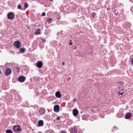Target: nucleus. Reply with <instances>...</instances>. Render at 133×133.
I'll list each match as a JSON object with an SVG mask.
<instances>
[{
  "label": "nucleus",
  "instance_id": "f257e3e1",
  "mask_svg": "<svg viewBox=\"0 0 133 133\" xmlns=\"http://www.w3.org/2000/svg\"><path fill=\"white\" fill-rule=\"evenodd\" d=\"M7 16L8 19L12 20L14 19L15 15L14 13L10 12L8 14Z\"/></svg>",
  "mask_w": 133,
  "mask_h": 133
},
{
  "label": "nucleus",
  "instance_id": "f03ea898",
  "mask_svg": "<svg viewBox=\"0 0 133 133\" xmlns=\"http://www.w3.org/2000/svg\"><path fill=\"white\" fill-rule=\"evenodd\" d=\"M13 130L14 131L17 132H20L21 130V129L20 128V126L18 125L14 126Z\"/></svg>",
  "mask_w": 133,
  "mask_h": 133
},
{
  "label": "nucleus",
  "instance_id": "7ed1b4c3",
  "mask_svg": "<svg viewBox=\"0 0 133 133\" xmlns=\"http://www.w3.org/2000/svg\"><path fill=\"white\" fill-rule=\"evenodd\" d=\"M14 45L17 48H19L21 47V43L19 41H17L15 42Z\"/></svg>",
  "mask_w": 133,
  "mask_h": 133
},
{
  "label": "nucleus",
  "instance_id": "20e7f679",
  "mask_svg": "<svg viewBox=\"0 0 133 133\" xmlns=\"http://www.w3.org/2000/svg\"><path fill=\"white\" fill-rule=\"evenodd\" d=\"M25 77L23 76H21L19 77L18 81L21 82H22L24 81L25 80Z\"/></svg>",
  "mask_w": 133,
  "mask_h": 133
},
{
  "label": "nucleus",
  "instance_id": "39448f33",
  "mask_svg": "<svg viewBox=\"0 0 133 133\" xmlns=\"http://www.w3.org/2000/svg\"><path fill=\"white\" fill-rule=\"evenodd\" d=\"M77 131V129L75 127H73L70 130V132L71 133H76Z\"/></svg>",
  "mask_w": 133,
  "mask_h": 133
},
{
  "label": "nucleus",
  "instance_id": "423d86ee",
  "mask_svg": "<svg viewBox=\"0 0 133 133\" xmlns=\"http://www.w3.org/2000/svg\"><path fill=\"white\" fill-rule=\"evenodd\" d=\"M59 107L58 105H55L54 107V110L55 112H58L59 111Z\"/></svg>",
  "mask_w": 133,
  "mask_h": 133
},
{
  "label": "nucleus",
  "instance_id": "0eeeda50",
  "mask_svg": "<svg viewBox=\"0 0 133 133\" xmlns=\"http://www.w3.org/2000/svg\"><path fill=\"white\" fill-rule=\"evenodd\" d=\"M45 112V110L44 108H41L39 111V113L41 115H42L44 114Z\"/></svg>",
  "mask_w": 133,
  "mask_h": 133
},
{
  "label": "nucleus",
  "instance_id": "6e6552de",
  "mask_svg": "<svg viewBox=\"0 0 133 133\" xmlns=\"http://www.w3.org/2000/svg\"><path fill=\"white\" fill-rule=\"evenodd\" d=\"M36 66L39 68H41L42 66V63L41 61H38L36 63Z\"/></svg>",
  "mask_w": 133,
  "mask_h": 133
},
{
  "label": "nucleus",
  "instance_id": "1a4fd4ad",
  "mask_svg": "<svg viewBox=\"0 0 133 133\" xmlns=\"http://www.w3.org/2000/svg\"><path fill=\"white\" fill-rule=\"evenodd\" d=\"M131 114L130 112L127 113L125 116V118L127 119H129L131 117Z\"/></svg>",
  "mask_w": 133,
  "mask_h": 133
},
{
  "label": "nucleus",
  "instance_id": "9d476101",
  "mask_svg": "<svg viewBox=\"0 0 133 133\" xmlns=\"http://www.w3.org/2000/svg\"><path fill=\"white\" fill-rule=\"evenodd\" d=\"M11 70L10 69L8 68L6 69L5 72V74L6 75H10L11 72Z\"/></svg>",
  "mask_w": 133,
  "mask_h": 133
},
{
  "label": "nucleus",
  "instance_id": "9b49d317",
  "mask_svg": "<svg viewBox=\"0 0 133 133\" xmlns=\"http://www.w3.org/2000/svg\"><path fill=\"white\" fill-rule=\"evenodd\" d=\"M78 111L77 109H74L72 110V113L75 116H77L78 114Z\"/></svg>",
  "mask_w": 133,
  "mask_h": 133
},
{
  "label": "nucleus",
  "instance_id": "f8f14e48",
  "mask_svg": "<svg viewBox=\"0 0 133 133\" xmlns=\"http://www.w3.org/2000/svg\"><path fill=\"white\" fill-rule=\"evenodd\" d=\"M55 96L57 97L60 98L61 97V95L60 93V92L59 91H58L56 92Z\"/></svg>",
  "mask_w": 133,
  "mask_h": 133
},
{
  "label": "nucleus",
  "instance_id": "ddd939ff",
  "mask_svg": "<svg viewBox=\"0 0 133 133\" xmlns=\"http://www.w3.org/2000/svg\"><path fill=\"white\" fill-rule=\"evenodd\" d=\"M38 123L39 126H41L43 125L44 124L43 121L42 120H40L38 121Z\"/></svg>",
  "mask_w": 133,
  "mask_h": 133
},
{
  "label": "nucleus",
  "instance_id": "4468645a",
  "mask_svg": "<svg viewBox=\"0 0 133 133\" xmlns=\"http://www.w3.org/2000/svg\"><path fill=\"white\" fill-rule=\"evenodd\" d=\"M40 31L41 30L39 29V28H38L37 31L36 32L35 34L37 35H40L41 34L40 32Z\"/></svg>",
  "mask_w": 133,
  "mask_h": 133
},
{
  "label": "nucleus",
  "instance_id": "2eb2a0df",
  "mask_svg": "<svg viewBox=\"0 0 133 133\" xmlns=\"http://www.w3.org/2000/svg\"><path fill=\"white\" fill-rule=\"evenodd\" d=\"M25 50V49L23 48H21L19 49V52L22 53H24Z\"/></svg>",
  "mask_w": 133,
  "mask_h": 133
},
{
  "label": "nucleus",
  "instance_id": "dca6fc26",
  "mask_svg": "<svg viewBox=\"0 0 133 133\" xmlns=\"http://www.w3.org/2000/svg\"><path fill=\"white\" fill-rule=\"evenodd\" d=\"M6 133H13V132L10 129H7L6 131Z\"/></svg>",
  "mask_w": 133,
  "mask_h": 133
},
{
  "label": "nucleus",
  "instance_id": "f3484780",
  "mask_svg": "<svg viewBox=\"0 0 133 133\" xmlns=\"http://www.w3.org/2000/svg\"><path fill=\"white\" fill-rule=\"evenodd\" d=\"M24 5L25 7V9L27 8L28 7V4L26 2L24 3Z\"/></svg>",
  "mask_w": 133,
  "mask_h": 133
},
{
  "label": "nucleus",
  "instance_id": "a211bd4d",
  "mask_svg": "<svg viewBox=\"0 0 133 133\" xmlns=\"http://www.w3.org/2000/svg\"><path fill=\"white\" fill-rule=\"evenodd\" d=\"M114 14H115L116 16H117L118 13V10H115L114 11Z\"/></svg>",
  "mask_w": 133,
  "mask_h": 133
},
{
  "label": "nucleus",
  "instance_id": "6ab92c4d",
  "mask_svg": "<svg viewBox=\"0 0 133 133\" xmlns=\"http://www.w3.org/2000/svg\"><path fill=\"white\" fill-rule=\"evenodd\" d=\"M52 19L51 18H48L47 19V21L48 23H50Z\"/></svg>",
  "mask_w": 133,
  "mask_h": 133
},
{
  "label": "nucleus",
  "instance_id": "aec40b11",
  "mask_svg": "<svg viewBox=\"0 0 133 133\" xmlns=\"http://www.w3.org/2000/svg\"><path fill=\"white\" fill-rule=\"evenodd\" d=\"M18 9H20L21 10H22L23 9L21 8V6L20 5H19L18 6Z\"/></svg>",
  "mask_w": 133,
  "mask_h": 133
},
{
  "label": "nucleus",
  "instance_id": "412c9836",
  "mask_svg": "<svg viewBox=\"0 0 133 133\" xmlns=\"http://www.w3.org/2000/svg\"><path fill=\"white\" fill-rule=\"evenodd\" d=\"M92 16L93 17H95L96 14L94 12H92Z\"/></svg>",
  "mask_w": 133,
  "mask_h": 133
},
{
  "label": "nucleus",
  "instance_id": "4be33fe9",
  "mask_svg": "<svg viewBox=\"0 0 133 133\" xmlns=\"http://www.w3.org/2000/svg\"><path fill=\"white\" fill-rule=\"evenodd\" d=\"M17 68V70L18 72L19 73L20 71V68L19 67H17V68Z\"/></svg>",
  "mask_w": 133,
  "mask_h": 133
},
{
  "label": "nucleus",
  "instance_id": "5701e85b",
  "mask_svg": "<svg viewBox=\"0 0 133 133\" xmlns=\"http://www.w3.org/2000/svg\"><path fill=\"white\" fill-rule=\"evenodd\" d=\"M131 64L133 65V58H131Z\"/></svg>",
  "mask_w": 133,
  "mask_h": 133
},
{
  "label": "nucleus",
  "instance_id": "b1692460",
  "mask_svg": "<svg viewBox=\"0 0 133 133\" xmlns=\"http://www.w3.org/2000/svg\"><path fill=\"white\" fill-rule=\"evenodd\" d=\"M41 40L43 42H45L46 41V40L44 38H42L41 39Z\"/></svg>",
  "mask_w": 133,
  "mask_h": 133
},
{
  "label": "nucleus",
  "instance_id": "393cba45",
  "mask_svg": "<svg viewBox=\"0 0 133 133\" xmlns=\"http://www.w3.org/2000/svg\"><path fill=\"white\" fill-rule=\"evenodd\" d=\"M60 34L62 35H64V32L62 31L61 32Z\"/></svg>",
  "mask_w": 133,
  "mask_h": 133
},
{
  "label": "nucleus",
  "instance_id": "a878e982",
  "mask_svg": "<svg viewBox=\"0 0 133 133\" xmlns=\"http://www.w3.org/2000/svg\"><path fill=\"white\" fill-rule=\"evenodd\" d=\"M42 16H44L45 15V12H43L42 14Z\"/></svg>",
  "mask_w": 133,
  "mask_h": 133
},
{
  "label": "nucleus",
  "instance_id": "bb28decb",
  "mask_svg": "<svg viewBox=\"0 0 133 133\" xmlns=\"http://www.w3.org/2000/svg\"><path fill=\"white\" fill-rule=\"evenodd\" d=\"M60 132L61 133H66L65 131H60Z\"/></svg>",
  "mask_w": 133,
  "mask_h": 133
},
{
  "label": "nucleus",
  "instance_id": "cd10ccee",
  "mask_svg": "<svg viewBox=\"0 0 133 133\" xmlns=\"http://www.w3.org/2000/svg\"><path fill=\"white\" fill-rule=\"evenodd\" d=\"M76 99L75 98H73L72 101L73 102H75L76 101Z\"/></svg>",
  "mask_w": 133,
  "mask_h": 133
},
{
  "label": "nucleus",
  "instance_id": "c85d7f7f",
  "mask_svg": "<svg viewBox=\"0 0 133 133\" xmlns=\"http://www.w3.org/2000/svg\"><path fill=\"white\" fill-rule=\"evenodd\" d=\"M65 63L64 62H62V64L63 65H64L65 64Z\"/></svg>",
  "mask_w": 133,
  "mask_h": 133
},
{
  "label": "nucleus",
  "instance_id": "c756f323",
  "mask_svg": "<svg viewBox=\"0 0 133 133\" xmlns=\"http://www.w3.org/2000/svg\"><path fill=\"white\" fill-rule=\"evenodd\" d=\"M59 117H60L59 116L58 117V118H57V120H59Z\"/></svg>",
  "mask_w": 133,
  "mask_h": 133
},
{
  "label": "nucleus",
  "instance_id": "7c9ffc66",
  "mask_svg": "<svg viewBox=\"0 0 133 133\" xmlns=\"http://www.w3.org/2000/svg\"><path fill=\"white\" fill-rule=\"evenodd\" d=\"M73 44V43L71 42H70L69 43V44L70 45H71Z\"/></svg>",
  "mask_w": 133,
  "mask_h": 133
},
{
  "label": "nucleus",
  "instance_id": "2f4dec72",
  "mask_svg": "<svg viewBox=\"0 0 133 133\" xmlns=\"http://www.w3.org/2000/svg\"><path fill=\"white\" fill-rule=\"evenodd\" d=\"M131 2H132L133 3V0H129Z\"/></svg>",
  "mask_w": 133,
  "mask_h": 133
},
{
  "label": "nucleus",
  "instance_id": "473e14b6",
  "mask_svg": "<svg viewBox=\"0 0 133 133\" xmlns=\"http://www.w3.org/2000/svg\"><path fill=\"white\" fill-rule=\"evenodd\" d=\"M123 93H119V95H122L123 94Z\"/></svg>",
  "mask_w": 133,
  "mask_h": 133
},
{
  "label": "nucleus",
  "instance_id": "72a5a7b5",
  "mask_svg": "<svg viewBox=\"0 0 133 133\" xmlns=\"http://www.w3.org/2000/svg\"><path fill=\"white\" fill-rule=\"evenodd\" d=\"M76 46H75L74 47V49H76Z\"/></svg>",
  "mask_w": 133,
  "mask_h": 133
},
{
  "label": "nucleus",
  "instance_id": "f704fd0d",
  "mask_svg": "<svg viewBox=\"0 0 133 133\" xmlns=\"http://www.w3.org/2000/svg\"><path fill=\"white\" fill-rule=\"evenodd\" d=\"M0 74H1V71L0 70Z\"/></svg>",
  "mask_w": 133,
  "mask_h": 133
},
{
  "label": "nucleus",
  "instance_id": "c9c22d12",
  "mask_svg": "<svg viewBox=\"0 0 133 133\" xmlns=\"http://www.w3.org/2000/svg\"><path fill=\"white\" fill-rule=\"evenodd\" d=\"M70 42H71L72 41L71 40H70Z\"/></svg>",
  "mask_w": 133,
  "mask_h": 133
},
{
  "label": "nucleus",
  "instance_id": "e433bc0d",
  "mask_svg": "<svg viewBox=\"0 0 133 133\" xmlns=\"http://www.w3.org/2000/svg\"><path fill=\"white\" fill-rule=\"evenodd\" d=\"M104 32H103V33H104Z\"/></svg>",
  "mask_w": 133,
  "mask_h": 133
},
{
  "label": "nucleus",
  "instance_id": "4c0bfd02",
  "mask_svg": "<svg viewBox=\"0 0 133 133\" xmlns=\"http://www.w3.org/2000/svg\"><path fill=\"white\" fill-rule=\"evenodd\" d=\"M104 32H103V33H104Z\"/></svg>",
  "mask_w": 133,
  "mask_h": 133
},
{
  "label": "nucleus",
  "instance_id": "58836bf2",
  "mask_svg": "<svg viewBox=\"0 0 133 133\" xmlns=\"http://www.w3.org/2000/svg\"><path fill=\"white\" fill-rule=\"evenodd\" d=\"M34 1L35 0H33Z\"/></svg>",
  "mask_w": 133,
  "mask_h": 133
}]
</instances>
